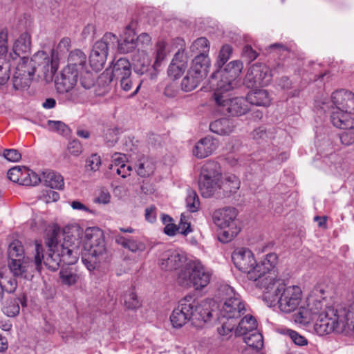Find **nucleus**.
Returning <instances> with one entry per match:
<instances>
[{"label":"nucleus","mask_w":354,"mask_h":354,"mask_svg":"<svg viewBox=\"0 0 354 354\" xmlns=\"http://www.w3.org/2000/svg\"><path fill=\"white\" fill-rule=\"evenodd\" d=\"M241 72V68H218L211 73L209 83L214 91L212 99L223 114L241 116L249 111L243 97L228 98L226 94L236 86V78Z\"/></svg>","instance_id":"obj_1"},{"label":"nucleus","mask_w":354,"mask_h":354,"mask_svg":"<svg viewBox=\"0 0 354 354\" xmlns=\"http://www.w3.org/2000/svg\"><path fill=\"white\" fill-rule=\"evenodd\" d=\"M232 259L239 270L247 273L249 280L255 282L256 286L268 288L270 285L274 284L277 278L274 269L277 263L276 254L269 253L257 263L254 254L249 249L240 248L234 251Z\"/></svg>","instance_id":"obj_2"},{"label":"nucleus","mask_w":354,"mask_h":354,"mask_svg":"<svg viewBox=\"0 0 354 354\" xmlns=\"http://www.w3.org/2000/svg\"><path fill=\"white\" fill-rule=\"evenodd\" d=\"M61 235V230L57 227L46 235V245L48 248V253L42 260L46 266L53 271L58 269L62 262L67 265L75 263L80 254V241L78 239L65 232L64 241L60 243L58 239Z\"/></svg>","instance_id":"obj_3"},{"label":"nucleus","mask_w":354,"mask_h":354,"mask_svg":"<svg viewBox=\"0 0 354 354\" xmlns=\"http://www.w3.org/2000/svg\"><path fill=\"white\" fill-rule=\"evenodd\" d=\"M211 317L212 313L207 301H199L192 295H186L180 300L178 306L173 310L170 321L174 328H180L188 321L199 327Z\"/></svg>","instance_id":"obj_4"},{"label":"nucleus","mask_w":354,"mask_h":354,"mask_svg":"<svg viewBox=\"0 0 354 354\" xmlns=\"http://www.w3.org/2000/svg\"><path fill=\"white\" fill-rule=\"evenodd\" d=\"M265 288L263 300L269 306L278 304L279 308L285 313H290L297 308L301 301L302 292L297 286H289L274 281V284Z\"/></svg>","instance_id":"obj_5"},{"label":"nucleus","mask_w":354,"mask_h":354,"mask_svg":"<svg viewBox=\"0 0 354 354\" xmlns=\"http://www.w3.org/2000/svg\"><path fill=\"white\" fill-rule=\"evenodd\" d=\"M85 238L82 261L91 271L107 259V251L104 234L100 228L95 227L86 228Z\"/></svg>","instance_id":"obj_6"},{"label":"nucleus","mask_w":354,"mask_h":354,"mask_svg":"<svg viewBox=\"0 0 354 354\" xmlns=\"http://www.w3.org/2000/svg\"><path fill=\"white\" fill-rule=\"evenodd\" d=\"M211 273L207 271L198 261H189L181 268L178 276V283L184 287H194L202 290L210 282Z\"/></svg>","instance_id":"obj_7"},{"label":"nucleus","mask_w":354,"mask_h":354,"mask_svg":"<svg viewBox=\"0 0 354 354\" xmlns=\"http://www.w3.org/2000/svg\"><path fill=\"white\" fill-rule=\"evenodd\" d=\"M43 259L42 245L36 243L34 262L29 257L21 259H10L8 261L9 270L15 277L29 279L32 277L34 269L39 272L41 270Z\"/></svg>","instance_id":"obj_8"},{"label":"nucleus","mask_w":354,"mask_h":354,"mask_svg":"<svg viewBox=\"0 0 354 354\" xmlns=\"http://www.w3.org/2000/svg\"><path fill=\"white\" fill-rule=\"evenodd\" d=\"M222 177L221 168L214 161L207 162L202 167L198 180L199 190L205 198L214 196L217 191L218 183Z\"/></svg>","instance_id":"obj_9"},{"label":"nucleus","mask_w":354,"mask_h":354,"mask_svg":"<svg viewBox=\"0 0 354 354\" xmlns=\"http://www.w3.org/2000/svg\"><path fill=\"white\" fill-rule=\"evenodd\" d=\"M337 310L326 307L324 312L316 317L314 325L315 332L319 335H325L333 332H341L346 328L344 321L340 318Z\"/></svg>","instance_id":"obj_10"},{"label":"nucleus","mask_w":354,"mask_h":354,"mask_svg":"<svg viewBox=\"0 0 354 354\" xmlns=\"http://www.w3.org/2000/svg\"><path fill=\"white\" fill-rule=\"evenodd\" d=\"M117 42L118 37L111 32H106L96 41L89 56L90 66H104L109 48H113Z\"/></svg>","instance_id":"obj_11"},{"label":"nucleus","mask_w":354,"mask_h":354,"mask_svg":"<svg viewBox=\"0 0 354 354\" xmlns=\"http://www.w3.org/2000/svg\"><path fill=\"white\" fill-rule=\"evenodd\" d=\"M19 65H30V66H58L60 64V57L55 52H51V57L44 51H38L31 57L30 59L25 55H22Z\"/></svg>","instance_id":"obj_12"},{"label":"nucleus","mask_w":354,"mask_h":354,"mask_svg":"<svg viewBox=\"0 0 354 354\" xmlns=\"http://www.w3.org/2000/svg\"><path fill=\"white\" fill-rule=\"evenodd\" d=\"M78 71L76 68H62L55 80L59 93H68L77 82Z\"/></svg>","instance_id":"obj_13"},{"label":"nucleus","mask_w":354,"mask_h":354,"mask_svg":"<svg viewBox=\"0 0 354 354\" xmlns=\"http://www.w3.org/2000/svg\"><path fill=\"white\" fill-rule=\"evenodd\" d=\"M269 68H248L244 78V84L248 88L257 85L264 86L268 85L272 78Z\"/></svg>","instance_id":"obj_14"},{"label":"nucleus","mask_w":354,"mask_h":354,"mask_svg":"<svg viewBox=\"0 0 354 354\" xmlns=\"http://www.w3.org/2000/svg\"><path fill=\"white\" fill-rule=\"evenodd\" d=\"M186 73L181 82V88L185 92L195 89L209 72L207 68H185Z\"/></svg>","instance_id":"obj_15"},{"label":"nucleus","mask_w":354,"mask_h":354,"mask_svg":"<svg viewBox=\"0 0 354 354\" xmlns=\"http://www.w3.org/2000/svg\"><path fill=\"white\" fill-rule=\"evenodd\" d=\"M245 306L241 297L230 298L225 301L221 310V315L227 319L240 318L245 313Z\"/></svg>","instance_id":"obj_16"},{"label":"nucleus","mask_w":354,"mask_h":354,"mask_svg":"<svg viewBox=\"0 0 354 354\" xmlns=\"http://www.w3.org/2000/svg\"><path fill=\"white\" fill-rule=\"evenodd\" d=\"M31 37L28 32H24L15 41L12 46V53H7V59H3L5 63H10L11 61L19 60L23 54L28 53L30 51ZM4 64V62H2Z\"/></svg>","instance_id":"obj_17"},{"label":"nucleus","mask_w":354,"mask_h":354,"mask_svg":"<svg viewBox=\"0 0 354 354\" xmlns=\"http://www.w3.org/2000/svg\"><path fill=\"white\" fill-rule=\"evenodd\" d=\"M237 210L234 207H224L216 210L213 214L214 224L221 229L237 226Z\"/></svg>","instance_id":"obj_18"},{"label":"nucleus","mask_w":354,"mask_h":354,"mask_svg":"<svg viewBox=\"0 0 354 354\" xmlns=\"http://www.w3.org/2000/svg\"><path fill=\"white\" fill-rule=\"evenodd\" d=\"M333 105L330 109H338L344 111L354 112V93L340 89L332 93Z\"/></svg>","instance_id":"obj_19"},{"label":"nucleus","mask_w":354,"mask_h":354,"mask_svg":"<svg viewBox=\"0 0 354 354\" xmlns=\"http://www.w3.org/2000/svg\"><path fill=\"white\" fill-rule=\"evenodd\" d=\"M120 71V68H106L101 73L95 85L94 93L97 96H103L110 90V83L112 82L114 75Z\"/></svg>","instance_id":"obj_20"},{"label":"nucleus","mask_w":354,"mask_h":354,"mask_svg":"<svg viewBox=\"0 0 354 354\" xmlns=\"http://www.w3.org/2000/svg\"><path fill=\"white\" fill-rule=\"evenodd\" d=\"M35 74V68H16L12 77V84L15 90L23 91L29 87L32 76Z\"/></svg>","instance_id":"obj_21"},{"label":"nucleus","mask_w":354,"mask_h":354,"mask_svg":"<svg viewBox=\"0 0 354 354\" xmlns=\"http://www.w3.org/2000/svg\"><path fill=\"white\" fill-rule=\"evenodd\" d=\"M354 112L344 111L342 109H330V120L337 128L342 129H352L354 128V120L351 114Z\"/></svg>","instance_id":"obj_22"},{"label":"nucleus","mask_w":354,"mask_h":354,"mask_svg":"<svg viewBox=\"0 0 354 354\" xmlns=\"http://www.w3.org/2000/svg\"><path fill=\"white\" fill-rule=\"evenodd\" d=\"M218 145V140L211 136L201 139L193 149V154L198 158H205L216 151Z\"/></svg>","instance_id":"obj_23"},{"label":"nucleus","mask_w":354,"mask_h":354,"mask_svg":"<svg viewBox=\"0 0 354 354\" xmlns=\"http://www.w3.org/2000/svg\"><path fill=\"white\" fill-rule=\"evenodd\" d=\"M185 260V257L176 250L165 252L160 258V266L162 270H173L179 268Z\"/></svg>","instance_id":"obj_24"},{"label":"nucleus","mask_w":354,"mask_h":354,"mask_svg":"<svg viewBox=\"0 0 354 354\" xmlns=\"http://www.w3.org/2000/svg\"><path fill=\"white\" fill-rule=\"evenodd\" d=\"M240 187V181L234 174H225L223 178L221 177L218 183L216 192L222 191L223 196H229L235 194Z\"/></svg>","instance_id":"obj_25"},{"label":"nucleus","mask_w":354,"mask_h":354,"mask_svg":"<svg viewBox=\"0 0 354 354\" xmlns=\"http://www.w3.org/2000/svg\"><path fill=\"white\" fill-rule=\"evenodd\" d=\"M271 97L266 90L256 89L248 93L246 97V101L249 103L259 106L267 107L271 103Z\"/></svg>","instance_id":"obj_26"},{"label":"nucleus","mask_w":354,"mask_h":354,"mask_svg":"<svg viewBox=\"0 0 354 354\" xmlns=\"http://www.w3.org/2000/svg\"><path fill=\"white\" fill-rule=\"evenodd\" d=\"M254 331H257V323L256 319L252 315H245L239 322L235 330V334L237 336H243L244 337Z\"/></svg>","instance_id":"obj_27"},{"label":"nucleus","mask_w":354,"mask_h":354,"mask_svg":"<svg viewBox=\"0 0 354 354\" xmlns=\"http://www.w3.org/2000/svg\"><path fill=\"white\" fill-rule=\"evenodd\" d=\"M209 129L218 135L227 136L234 131V125L230 119L221 118L211 122Z\"/></svg>","instance_id":"obj_28"},{"label":"nucleus","mask_w":354,"mask_h":354,"mask_svg":"<svg viewBox=\"0 0 354 354\" xmlns=\"http://www.w3.org/2000/svg\"><path fill=\"white\" fill-rule=\"evenodd\" d=\"M42 182L51 189H62L64 186V178L53 171H43Z\"/></svg>","instance_id":"obj_29"},{"label":"nucleus","mask_w":354,"mask_h":354,"mask_svg":"<svg viewBox=\"0 0 354 354\" xmlns=\"http://www.w3.org/2000/svg\"><path fill=\"white\" fill-rule=\"evenodd\" d=\"M243 340L249 347L244 350L243 354H250V348L258 351L261 349L263 345V336L258 331H254L252 333L246 335L243 337Z\"/></svg>","instance_id":"obj_30"},{"label":"nucleus","mask_w":354,"mask_h":354,"mask_svg":"<svg viewBox=\"0 0 354 354\" xmlns=\"http://www.w3.org/2000/svg\"><path fill=\"white\" fill-rule=\"evenodd\" d=\"M115 240L118 244L133 252L145 250V245L142 243L133 239L117 234L115 236Z\"/></svg>","instance_id":"obj_31"},{"label":"nucleus","mask_w":354,"mask_h":354,"mask_svg":"<svg viewBox=\"0 0 354 354\" xmlns=\"http://www.w3.org/2000/svg\"><path fill=\"white\" fill-rule=\"evenodd\" d=\"M86 61V54L80 49H75L68 55L67 66H84Z\"/></svg>","instance_id":"obj_32"},{"label":"nucleus","mask_w":354,"mask_h":354,"mask_svg":"<svg viewBox=\"0 0 354 354\" xmlns=\"http://www.w3.org/2000/svg\"><path fill=\"white\" fill-rule=\"evenodd\" d=\"M22 306L25 305V302H21L19 298H11L8 299L3 308V313L8 317H13L19 313V303Z\"/></svg>","instance_id":"obj_33"},{"label":"nucleus","mask_w":354,"mask_h":354,"mask_svg":"<svg viewBox=\"0 0 354 354\" xmlns=\"http://www.w3.org/2000/svg\"><path fill=\"white\" fill-rule=\"evenodd\" d=\"M59 274L62 283L68 286L75 284L79 279L78 275L68 268H62Z\"/></svg>","instance_id":"obj_34"},{"label":"nucleus","mask_w":354,"mask_h":354,"mask_svg":"<svg viewBox=\"0 0 354 354\" xmlns=\"http://www.w3.org/2000/svg\"><path fill=\"white\" fill-rule=\"evenodd\" d=\"M156 59L155 65H161L165 59L169 50L167 48V44L164 40H159L155 46Z\"/></svg>","instance_id":"obj_35"},{"label":"nucleus","mask_w":354,"mask_h":354,"mask_svg":"<svg viewBox=\"0 0 354 354\" xmlns=\"http://www.w3.org/2000/svg\"><path fill=\"white\" fill-rule=\"evenodd\" d=\"M8 253L9 260L28 258V257H25L24 248L21 243L18 241H15L9 245Z\"/></svg>","instance_id":"obj_36"},{"label":"nucleus","mask_w":354,"mask_h":354,"mask_svg":"<svg viewBox=\"0 0 354 354\" xmlns=\"http://www.w3.org/2000/svg\"><path fill=\"white\" fill-rule=\"evenodd\" d=\"M124 304L129 310H134L141 306V304L133 290H129L124 294Z\"/></svg>","instance_id":"obj_37"},{"label":"nucleus","mask_w":354,"mask_h":354,"mask_svg":"<svg viewBox=\"0 0 354 354\" xmlns=\"http://www.w3.org/2000/svg\"><path fill=\"white\" fill-rule=\"evenodd\" d=\"M96 77V73H93L87 68H84L81 71L80 82L82 86L86 88L89 89L92 86H95V80Z\"/></svg>","instance_id":"obj_38"},{"label":"nucleus","mask_w":354,"mask_h":354,"mask_svg":"<svg viewBox=\"0 0 354 354\" xmlns=\"http://www.w3.org/2000/svg\"><path fill=\"white\" fill-rule=\"evenodd\" d=\"M154 165L149 159H143L137 167V174L141 177H147L153 173Z\"/></svg>","instance_id":"obj_39"},{"label":"nucleus","mask_w":354,"mask_h":354,"mask_svg":"<svg viewBox=\"0 0 354 354\" xmlns=\"http://www.w3.org/2000/svg\"><path fill=\"white\" fill-rule=\"evenodd\" d=\"M186 205L188 210L191 212H195L199 209L200 202L198 196L196 192L192 189H187Z\"/></svg>","instance_id":"obj_40"},{"label":"nucleus","mask_w":354,"mask_h":354,"mask_svg":"<svg viewBox=\"0 0 354 354\" xmlns=\"http://www.w3.org/2000/svg\"><path fill=\"white\" fill-rule=\"evenodd\" d=\"M293 319L296 323L306 326L311 321L315 320L312 314L310 313L308 308H300L299 311L293 315Z\"/></svg>","instance_id":"obj_41"},{"label":"nucleus","mask_w":354,"mask_h":354,"mask_svg":"<svg viewBox=\"0 0 354 354\" xmlns=\"http://www.w3.org/2000/svg\"><path fill=\"white\" fill-rule=\"evenodd\" d=\"M324 302L325 301L319 299H310L309 301L308 304V310H309L310 313L312 314V316L314 319L317 317L319 314L324 312V307H325V308L327 307L324 304Z\"/></svg>","instance_id":"obj_42"},{"label":"nucleus","mask_w":354,"mask_h":354,"mask_svg":"<svg viewBox=\"0 0 354 354\" xmlns=\"http://www.w3.org/2000/svg\"><path fill=\"white\" fill-rule=\"evenodd\" d=\"M47 126L50 131L63 136L68 135L70 132L68 127L62 121L48 120Z\"/></svg>","instance_id":"obj_43"},{"label":"nucleus","mask_w":354,"mask_h":354,"mask_svg":"<svg viewBox=\"0 0 354 354\" xmlns=\"http://www.w3.org/2000/svg\"><path fill=\"white\" fill-rule=\"evenodd\" d=\"M210 44L205 37H200L196 39L191 46L192 51L196 50L201 53L208 54Z\"/></svg>","instance_id":"obj_44"},{"label":"nucleus","mask_w":354,"mask_h":354,"mask_svg":"<svg viewBox=\"0 0 354 354\" xmlns=\"http://www.w3.org/2000/svg\"><path fill=\"white\" fill-rule=\"evenodd\" d=\"M346 327L354 331V301L343 312Z\"/></svg>","instance_id":"obj_45"},{"label":"nucleus","mask_w":354,"mask_h":354,"mask_svg":"<svg viewBox=\"0 0 354 354\" xmlns=\"http://www.w3.org/2000/svg\"><path fill=\"white\" fill-rule=\"evenodd\" d=\"M226 228H227V230H223L218 235V240L223 243H227L230 241L240 232V229L238 227V226L227 227Z\"/></svg>","instance_id":"obj_46"},{"label":"nucleus","mask_w":354,"mask_h":354,"mask_svg":"<svg viewBox=\"0 0 354 354\" xmlns=\"http://www.w3.org/2000/svg\"><path fill=\"white\" fill-rule=\"evenodd\" d=\"M26 176L21 180V184L26 186H34L39 182H42V175L39 176L32 171H27L25 174Z\"/></svg>","instance_id":"obj_47"},{"label":"nucleus","mask_w":354,"mask_h":354,"mask_svg":"<svg viewBox=\"0 0 354 354\" xmlns=\"http://www.w3.org/2000/svg\"><path fill=\"white\" fill-rule=\"evenodd\" d=\"M232 53V48L230 45H224L220 50L216 61L217 66H223L230 59Z\"/></svg>","instance_id":"obj_48"},{"label":"nucleus","mask_w":354,"mask_h":354,"mask_svg":"<svg viewBox=\"0 0 354 354\" xmlns=\"http://www.w3.org/2000/svg\"><path fill=\"white\" fill-rule=\"evenodd\" d=\"M8 36V33L6 29L0 30V59H7Z\"/></svg>","instance_id":"obj_49"},{"label":"nucleus","mask_w":354,"mask_h":354,"mask_svg":"<svg viewBox=\"0 0 354 354\" xmlns=\"http://www.w3.org/2000/svg\"><path fill=\"white\" fill-rule=\"evenodd\" d=\"M187 63V57L185 54L183 49H179L174 55L170 66H184Z\"/></svg>","instance_id":"obj_50"},{"label":"nucleus","mask_w":354,"mask_h":354,"mask_svg":"<svg viewBox=\"0 0 354 354\" xmlns=\"http://www.w3.org/2000/svg\"><path fill=\"white\" fill-rule=\"evenodd\" d=\"M218 293L225 301L230 298L241 297L238 293L235 292L234 290L227 284L221 285L218 288Z\"/></svg>","instance_id":"obj_51"},{"label":"nucleus","mask_w":354,"mask_h":354,"mask_svg":"<svg viewBox=\"0 0 354 354\" xmlns=\"http://www.w3.org/2000/svg\"><path fill=\"white\" fill-rule=\"evenodd\" d=\"M71 47V40L68 37H64L62 38L58 44L57 45V47L55 49H53L51 52H55L56 54L59 57V54L66 53L69 50V49Z\"/></svg>","instance_id":"obj_52"},{"label":"nucleus","mask_w":354,"mask_h":354,"mask_svg":"<svg viewBox=\"0 0 354 354\" xmlns=\"http://www.w3.org/2000/svg\"><path fill=\"white\" fill-rule=\"evenodd\" d=\"M67 151L70 155L78 156L82 152L81 143L77 139L70 141L67 146Z\"/></svg>","instance_id":"obj_53"},{"label":"nucleus","mask_w":354,"mask_h":354,"mask_svg":"<svg viewBox=\"0 0 354 354\" xmlns=\"http://www.w3.org/2000/svg\"><path fill=\"white\" fill-rule=\"evenodd\" d=\"M8 178L12 182L18 183L21 184V180H23L24 174L21 172V168L18 167H14L8 170Z\"/></svg>","instance_id":"obj_54"},{"label":"nucleus","mask_w":354,"mask_h":354,"mask_svg":"<svg viewBox=\"0 0 354 354\" xmlns=\"http://www.w3.org/2000/svg\"><path fill=\"white\" fill-rule=\"evenodd\" d=\"M233 320L227 319V322H223L221 327H218L217 330L220 335L223 337L228 336L233 330L235 324L232 323Z\"/></svg>","instance_id":"obj_55"},{"label":"nucleus","mask_w":354,"mask_h":354,"mask_svg":"<svg viewBox=\"0 0 354 354\" xmlns=\"http://www.w3.org/2000/svg\"><path fill=\"white\" fill-rule=\"evenodd\" d=\"M59 198V194L53 189H46L44 191L42 195L40 196V199L46 203L55 202Z\"/></svg>","instance_id":"obj_56"},{"label":"nucleus","mask_w":354,"mask_h":354,"mask_svg":"<svg viewBox=\"0 0 354 354\" xmlns=\"http://www.w3.org/2000/svg\"><path fill=\"white\" fill-rule=\"evenodd\" d=\"M258 56V53L252 49V48L247 45L245 46L242 52V57L245 59L246 64H248L254 61Z\"/></svg>","instance_id":"obj_57"},{"label":"nucleus","mask_w":354,"mask_h":354,"mask_svg":"<svg viewBox=\"0 0 354 354\" xmlns=\"http://www.w3.org/2000/svg\"><path fill=\"white\" fill-rule=\"evenodd\" d=\"M192 63L194 66H209L211 62L208 54L200 53L194 58Z\"/></svg>","instance_id":"obj_58"},{"label":"nucleus","mask_w":354,"mask_h":354,"mask_svg":"<svg viewBox=\"0 0 354 354\" xmlns=\"http://www.w3.org/2000/svg\"><path fill=\"white\" fill-rule=\"evenodd\" d=\"M101 165L100 156L95 153L88 157L86 160V167L92 171H97Z\"/></svg>","instance_id":"obj_59"},{"label":"nucleus","mask_w":354,"mask_h":354,"mask_svg":"<svg viewBox=\"0 0 354 354\" xmlns=\"http://www.w3.org/2000/svg\"><path fill=\"white\" fill-rule=\"evenodd\" d=\"M339 134L341 142L345 145H351L354 143V132L351 129H346Z\"/></svg>","instance_id":"obj_60"},{"label":"nucleus","mask_w":354,"mask_h":354,"mask_svg":"<svg viewBox=\"0 0 354 354\" xmlns=\"http://www.w3.org/2000/svg\"><path fill=\"white\" fill-rule=\"evenodd\" d=\"M177 231L185 236L192 231L190 223L187 222L185 217L183 214L181 215L180 223L177 227Z\"/></svg>","instance_id":"obj_61"},{"label":"nucleus","mask_w":354,"mask_h":354,"mask_svg":"<svg viewBox=\"0 0 354 354\" xmlns=\"http://www.w3.org/2000/svg\"><path fill=\"white\" fill-rule=\"evenodd\" d=\"M3 155L10 162H18L21 158V153L17 149H5Z\"/></svg>","instance_id":"obj_62"},{"label":"nucleus","mask_w":354,"mask_h":354,"mask_svg":"<svg viewBox=\"0 0 354 354\" xmlns=\"http://www.w3.org/2000/svg\"><path fill=\"white\" fill-rule=\"evenodd\" d=\"M117 43H118V50L120 53H127L136 48L135 43H133V39H131V41L128 42L124 39L121 42H119L118 40Z\"/></svg>","instance_id":"obj_63"},{"label":"nucleus","mask_w":354,"mask_h":354,"mask_svg":"<svg viewBox=\"0 0 354 354\" xmlns=\"http://www.w3.org/2000/svg\"><path fill=\"white\" fill-rule=\"evenodd\" d=\"M66 100L71 101L73 102H80L82 100V97L81 96V93L78 92L77 89H71L68 93H66Z\"/></svg>","instance_id":"obj_64"}]
</instances>
